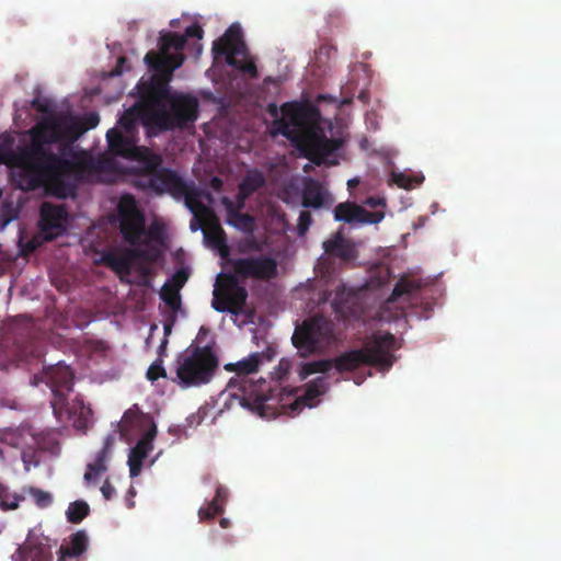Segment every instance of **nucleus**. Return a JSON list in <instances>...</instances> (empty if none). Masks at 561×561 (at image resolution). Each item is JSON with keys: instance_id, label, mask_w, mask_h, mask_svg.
I'll use <instances>...</instances> for the list:
<instances>
[{"instance_id": "1", "label": "nucleus", "mask_w": 561, "mask_h": 561, "mask_svg": "<svg viewBox=\"0 0 561 561\" xmlns=\"http://www.w3.org/2000/svg\"><path fill=\"white\" fill-rule=\"evenodd\" d=\"M32 107L47 116L32 128L28 145L5 153L12 182L24 192L56 186L57 195L67 197L70 184L61 182V176L70 174V113L58 119L53 116L51 103L39 98L32 101Z\"/></svg>"}, {"instance_id": "2", "label": "nucleus", "mask_w": 561, "mask_h": 561, "mask_svg": "<svg viewBox=\"0 0 561 561\" xmlns=\"http://www.w3.org/2000/svg\"><path fill=\"white\" fill-rule=\"evenodd\" d=\"M396 342L394 335L389 332L374 333L366 339L362 348L344 352L333 358L334 367L339 373L354 371L364 365L388 370L396 360L392 354Z\"/></svg>"}, {"instance_id": "3", "label": "nucleus", "mask_w": 561, "mask_h": 561, "mask_svg": "<svg viewBox=\"0 0 561 561\" xmlns=\"http://www.w3.org/2000/svg\"><path fill=\"white\" fill-rule=\"evenodd\" d=\"M261 353H253L249 357L237 363H230L225 366L228 371H236L239 378V390L241 391L240 404L264 416L266 401L271 390L270 383L264 379L253 380L250 375L255 373L261 364Z\"/></svg>"}, {"instance_id": "4", "label": "nucleus", "mask_w": 561, "mask_h": 561, "mask_svg": "<svg viewBox=\"0 0 561 561\" xmlns=\"http://www.w3.org/2000/svg\"><path fill=\"white\" fill-rule=\"evenodd\" d=\"M203 34L204 31L198 24L187 26L183 35L175 32H168L160 37V51H148L145 56V62L150 70L170 76L184 62V55L181 50L184 48L187 38L196 37L201 39Z\"/></svg>"}, {"instance_id": "5", "label": "nucleus", "mask_w": 561, "mask_h": 561, "mask_svg": "<svg viewBox=\"0 0 561 561\" xmlns=\"http://www.w3.org/2000/svg\"><path fill=\"white\" fill-rule=\"evenodd\" d=\"M176 377L185 387L201 386L211 380L218 367V358L211 346L187 350L178 359Z\"/></svg>"}, {"instance_id": "6", "label": "nucleus", "mask_w": 561, "mask_h": 561, "mask_svg": "<svg viewBox=\"0 0 561 561\" xmlns=\"http://www.w3.org/2000/svg\"><path fill=\"white\" fill-rule=\"evenodd\" d=\"M266 111L273 118L271 135H282L295 141L300 136L299 128L313 123L316 107L298 102H286L280 107L276 103H270Z\"/></svg>"}, {"instance_id": "7", "label": "nucleus", "mask_w": 561, "mask_h": 561, "mask_svg": "<svg viewBox=\"0 0 561 561\" xmlns=\"http://www.w3.org/2000/svg\"><path fill=\"white\" fill-rule=\"evenodd\" d=\"M334 341L333 322L320 314L304 320L291 336L293 345L302 357L321 352Z\"/></svg>"}, {"instance_id": "8", "label": "nucleus", "mask_w": 561, "mask_h": 561, "mask_svg": "<svg viewBox=\"0 0 561 561\" xmlns=\"http://www.w3.org/2000/svg\"><path fill=\"white\" fill-rule=\"evenodd\" d=\"M169 108L161 106L151 111V124L160 130L183 129L198 118L199 103L195 96L174 93L168 98Z\"/></svg>"}, {"instance_id": "9", "label": "nucleus", "mask_w": 561, "mask_h": 561, "mask_svg": "<svg viewBox=\"0 0 561 561\" xmlns=\"http://www.w3.org/2000/svg\"><path fill=\"white\" fill-rule=\"evenodd\" d=\"M106 139L112 154L134 159L141 163L136 180L150 178L163 168L161 154L149 148L136 146L134 139L124 137L117 128H111L106 133Z\"/></svg>"}, {"instance_id": "10", "label": "nucleus", "mask_w": 561, "mask_h": 561, "mask_svg": "<svg viewBox=\"0 0 561 561\" xmlns=\"http://www.w3.org/2000/svg\"><path fill=\"white\" fill-rule=\"evenodd\" d=\"M319 111L310 126L299 128L300 136L294 141L305 158L316 165L328 163V158L343 146L340 138H328L319 127Z\"/></svg>"}, {"instance_id": "11", "label": "nucleus", "mask_w": 561, "mask_h": 561, "mask_svg": "<svg viewBox=\"0 0 561 561\" xmlns=\"http://www.w3.org/2000/svg\"><path fill=\"white\" fill-rule=\"evenodd\" d=\"M215 58L225 56L226 62L244 72L251 78L257 77V68L253 60L248 59V48L239 27L231 25L225 34L213 44Z\"/></svg>"}, {"instance_id": "12", "label": "nucleus", "mask_w": 561, "mask_h": 561, "mask_svg": "<svg viewBox=\"0 0 561 561\" xmlns=\"http://www.w3.org/2000/svg\"><path fill=\"white\" fill-rule=\"evenodd\" d=\"M238 275L220 273L213 291L211 307L218 312L238 316L243 311L248 299V290L239 284Z\"/></svg>"}, {"instance_id": "13", "label": "nucleus", "mask_w": 561, "mask_h": 561, "mask_svg": "<svg viewBox=\"0 0 561 561\" xmlns=\"http://www.w3.org/2000/svg\"><path fill=\"white\" fill-rule=\"evenodd\" d=\"M117 220L119 232L127 244L138 247L144 242L147 236L146 218L133 195L125 194L119 198Z\"/></svg>"}, {"instance_id": "14", "label": "nucleus", "mask_w": 561, "mask_h": 561, "mask_svg": "<svg viewBox=\"0 0 561 561\" xmlns=\"http://www.w3.org/2000/svg\"><path fill=\"white\" fill-rule=\"evenodd\" d=\"M186 182L176 171L163 167L156 174L144 180H136V187L158 196L168 194L176 201L186 193Z\"/></svg>"}, {"instance_id": "15", "label": "nucleus", "mask_w": 561, "mask_h": 561, "mask_svg": "<svg viewBox=\"0 0 561 561\" xmlns=\"http://www.w3.org/2000/svg\"><path fill=\"white\" fill-rule=\"evenodd\" d=\"M47 377L53 392L50 404L54 415L59 422L67 423L70 420V367L58 364L47 373Z\"/></svg>"}, {"instance_id": "16", "label": "nucleus", "mask_w": 561, "mask_h": 561, "mask_svg": "<svg viewBox=\"0 0 561 561\" xmlns=\"http://www.w3.org/2000/svg\"><path fill=\"white\" fill-rule=\"evenodd\" d=\"M233 272L241 278L270 280L277 276V262L267 255L229 259Z\"/></svg>"}, {"instance_id": "17", "label": "nucleus", "mask_w": 561, "mask_h": 561, "mask_svg": "<svg viewBox=\"0 0 561 561\" xmlns=\"http://www.w3.org/2000/svg\"><path fill=\"white\" fill-rule=\"evenodd\" d=\"M68 213L65 206L44 202L39 209V236L44 241H51L66 231Z\"/></svg>"}, {"instance_id": "18", "label": "nucleus", "mask_w": 561, "mask_h": 561, "mask_svg": "<svg viewBox=\"0 0 561 561\" xmlns=\"http://www.w3.org/2000/svg\"><path fill=\"white\" fill-rule=\"evenodd\" d=\"M150 77L147 81H140L137 84L138 94L140 98V102L137 104H141L146 108L157 110L161 106H164L163 101H168V98L171 95L169 93L168 81L170 80L172 73L170 76L162 75L157 72Z\"/></svg>"}, {"instance_id": "19", "label": "nucleus", "mask_w": 561, "mask_h": 561, "mask_svg": "<svg viewBox=\"0 0 561 561\" xmlns=\"http://www.w3.org/2000/svg\"><path fill=\"white\" fill-rule=\"evenodd\" d=\"M58 546L57 539L30 534L13 556L14 561H51V549Z\"/></svg>"}, {"instance_id": "20", "label": "nucleus", "mask_w": 561, "mask_h": 561, "mask_svg": "<svg viewBox=\"0 0 561 561\" xmlns=\"http://www.w3.org/2000/svg\"><path fill=\"white\" fill-rule=\"evenodd\" d=\"M385 217L381 210L368 211L363 206L353 203H340L334 209V218L336 221L347 224H378Z\"/></svg>"}, {"instance_id": "21", "label": "nucleus", "mask_w": 561, "mask_h": 561, "mask_svg": "<svg viewBox=\"0 0 561 561\" xmlns=\"http://www.w3.org/2000/svg\"><path fill=\"white\" fill-rule=\"evenodd\" d=\"M328 390V382L325 377H317L306 383L305 393L297 397L288 409L289 415L299 413L305 407L312 408L314 400L324 394Z\"/></svg>"}, {"instance_id": "22", "label": "nucleus", "mask_w": 561, "mask_h": 561, "mask_svg": "<svg viewBox=\"0 0 561 561\" xmlns=\"http://www.w3.org/2000/svg\"><path fill=\"white\" fill-rule=\"evenodd\" d=\"M156 436V427L149 430L136 445L130 449L128 455L129 474L136 478L140 474L144 460L153 449V438Z\"/></svg>"}, {"instance_id": "23", "label": "nucleus", "mask_w": 561, "mask_h": 561, "mask_svg": "<svg viewBox=\"0 0 561 561\" xmlns=\"http://www.w3.org/2000/svg\"><path fill=\"white\" fill-rule=\"evenodd\" d=\"M322 247L328 257L339 259L344 262H350L357 257V250L354 243L344 238L341 231L332 234L323 242Z\"/></svg>"}, {"instance_id": "24", "label": "nucleus", "mask_w": 561, "mask_h": 561, "mask_svg": "<svg viewBox=\"0 0 561 561\" xmlns=\"http://www.w3.org/2000/svg\"><path fill=\"white\" fill-rule=\"evenodd\" d=\"M151 111L152 108H146L141 104H135L127 108L122 116L118 118V127L121 133L123 129L126 133V137L134 139L133 136L137 129V122L142 121L145 124H151ZM125 137V135H123Z\"/></svg>"}, {"instance_id": "25", "label": "nucleus", "mask_w": 561, "mask_h": 561, "mask_svg": "<svg viewBox=\"0 0 561 561\" xmlns=\"http://www.w3.org/2000/svg\"><path fill=\"white\" fill-rule=\"evenodd\" d=\"M203 234L206 244L218 250L221 257L229 255L226 232L215 216L209 218L206 222V226L203 228Z\"/></svg>"}, {"instance_id": "26", "label": "nucleus", "mask_w": 561, "mask_h": 561, "mask_svg": "<svg viewBox=\"0 0 561 561\" xmlns=\"http://www.w3.org/2000/svg\"><path fill=\"white\" fill-rule=\"evenodd\" d=\"M113 444L114 437L112 435H107L103 447L96 453L94 461L87 466L84 480L88 483H95L100 476L107 470L106 462Z\"/></svg>"}, {"instance_id": "27", "label": "nucleus", "mask_w": 561, "mask_h": 561, "mask_svg": "<svg viewBox=\"0 0 561 561\" xmlns=\"http://www.w3.org/2000/svg\"><path fill=\"white\" fill-rule=\"evenodd\" d=\"M94 423L93 411L90 404H85L83 398L77 396L72 399V427L85 434Z\"/></svg>"}, {"instance_id": "28", "label": "nucleus", "mask_w": 561, "mask_h": 561, "mask_svg": "<svg viewBox=\"0 0 561 561\" xmlns=\"http://www.w3.org/2000/svg\"><path fill=\"white\" fill-rule=\"evenodd\" d=\"M128 248L105 252L102 256L103 263L121 276L129 275L134 265L131 256L127 253Z\"/></svg>"}, {"instance_id": "29", "label": "nucleus", "mask_w": 561, "mask_h": 561, "mask_svg": "<svg viewBox=\"0 0 561 561\" xmlns=\"http://www.w3.org/2000/svg\"><path fill=\"white\" fill-rule=\"evenodd\" d=\"M221 204L227 211V224L242 232H252L254 229V218L249 214H242L236 209L234 203L227 196L221 198Z\"/></svg>"}, {"instance_id": "30", "label": "nucleus", "mask_w": 561, "mask_h": 561, "mask_svg": "<svg viewBox=\"0 0 561 561\" xmlns=\"http://www.w3.org/2000/svg\"><path fill=\"white\" fill-rule=\"evenodd\" d=\"M202 197L207 198L209 202L213 199L211 194L195 186L193 181L186 182V193L182 195L185 206L194 214H207L209 209L203 204Z\"/></svg>"}, {"instance_id": "31", "label": "nucleus", "mask_w": 561, "mask_h": 561, "mask_svg": "<svg viewBox=\"0 0 561 561\" xmlns=\"http://www.w3.org/2000/svg\"><path fill=\"white\" fill-rule=\"evenodd\" d=\"M105 352L104 343L84 339L82 341L72 340V353L78 359H94L96 356H103Z\"/></svg>"}, {"instance_id": "32", "label": "nucleus", "mask_w": 561, "mask_h": 561, "mask_svg": "<svg viewBox=\"0 0 561 561\" xmlns=\"http://www.w3.org/2000/svg\"><path fill=\"white\" fill-rule=\"evenodd\" d=\"M325 190L321 183L310 179L302 192V205L305 207L320 208L324 204Z\"/></svg>"}, {"instance_id": "33", "label": "nucleus", "mask_w": 561, "mask_h": 561, "mask_svg": "<svg viewBox=\"0 0 561 561\" xmlns=\"http://www.w3.org/2000/svg\"><path fill=\"white\" fill-rule=\"evenodd\" d=\"M100 123V116L95 112L87 113L82 116L72 113V144L78 140L85 131L95 128Z\"/></svg>"}, {"instance_id": "34", "label": "nucleus", "mask_w": 561, "mask_h": 561, "mask_svg": "<svg viewBox=\"0 0 561 561\" xmlns=\"http://www.w3.org/2000/svg\"><path fill=\"white\" fill-rule=\"evenodd\" d=\"M265 184L266 180L263 172L257 169H252L247 172L238 188L241 190L242 197H244V195L251 196Z\"/></svg>"}, {"instance_id": "35", "label": "nucleus", "mask_w": 561, "mask_h": 561, "mask_svg": "<svg viewBox=\"0 0 561 561\" xmlns=\"http://www.w3.org/2000/svg\"><path fill=\"white\" fill-rule=\"evenodd\" d=\"M421 287H422L421 280L409 278V277H402L394 285V288L391 293L389 300L396 301L398 298H400L402 296H409L411 294H414V293L419 291L421 289Z\"/></svg>"}, {"instance_id": "36", "label": "nucleus", "mask_w": 561, "mask_h": 561, "mask_svg": "<svg viewBox=\"0 0 561 561\" xmlns=\"http://www.w3.org/2000/svg\"><path fill=\"white\" fill-rule=\"evenodd\" d=\"M22 496H24V501L31 499L39 508H46L53 503V496L49 492L35 486H23Z\"/></svg>"}, {"instance_id": "37", "label": "nucleus", "mask_w": 561, "mask_h": 561, "mask_svg": "<svg viewBox=\"0 0 561 561\" xmlns=\"http://www.w3.org/2000/svg\"><path fill=\"white\" fill-rule=\"evenodd\" d=\"M333 366V359H318L308 362L301 366L299 370V377L301 380H304L317 373L324 374L329 371Z\"/></svg>"}, {"instance_id": "38", "label": "nucleus", "mask_w": 561, "mask_h": 561, "mask_svg": "<svg viewBox=\"0 0 561 561\" xmlns=\"http://www.w3.org/2000/svg\"><path fill=\"white\" fill-rule=\"evenodd\" d=\"M21 502H24L22 490L19 493L10 492L8 489L0 485V510L4 512L16 510Z\"/></svg>"}, {"instance_id": "39", "label": "nucleus", "mask_w": 561, "mask_h": 561, "mask_svg": "<svg viewBox=\"0 0 561 561\" xmlns=\"http://www.w3.org/2000/svg\"><path fill=\"white\" fill-rule=\"evenodd\" d=\"M89 537L84 530L72 534V560L80 561L79 558L88 550Z\"/></svg>"}, {"instance_id": "40", "label": "nucleus", "mask_w": 561, "mask_h": 561, "mask_svg": "<svg viewBox=\"0 0 561 561\" xmlns=\"http://www.w3.org/2000/svg\"><path fill=\"white\" fill-rule=\"evenodd\" d=\"M89 169L93 172H114L116 170V161L108 156H100L89 162Z\"/></svg>"}, {"instance_id": "41", "label": "nucleus", "mask_w": 561, "mask_h": 561, "mask_svg": "<svg viewBox=\"0 0 561 561\" xmlns=\"http://www.w3.org/2000/svg\"><path fill=\"white\" fill-rule=\"evenodd\" d=\"M160 297L173 310H176L181 305L180 291L175 290L170 284H163Z\"/></svg>"}, {"instance_id": "42", "label": "nucleus", "mask_w": 561, "mask_h": 561, "mask_svg": "<svg viewBox=\"0 0 561 561\" xmlns=\"http://www.w3.org/2000/svg\"><path fill=\"white\" fill-rule=\"evenodd\" d=\"M227 499H228V490L225 486L219 484L216 489V494H215L214 499L209 502L210 508L214 510L215 513L222 514L225 511V505H226Z\"/></svg>"}, {"instance_id": "43", "label": "nucleus", "mask_w": 561, "mask_h": 561, "mask_svg": "<svg viewBox=\"0 0 561 561\" xmlns=\"http://www.w3.org/2000/svg\"><path fill=\"white\" fill-rule=\"evenodd\" d=\"M21 457L26 471H30L31 467H36L41 462V453L32 447L24 448Z\"/></svg>"}, {"instance_id": "44", "label": "nucleus", "mask_w": 561, "mask_h": 561, "mask_svg": "<svg viewBox=\"0 0 561 561\" xmlns=\"http://www.w3.org/2000/svg\"><path fill=\"white\" fill-rule=\"evenodd\" d=\"M90 513L89 504L83 500L72 502V524L81 523Z\"/></svg>"}, {"instance_id": "45", "label": "nucleus", "mask_w": 561, "mask_h": 561, "mask_svg": "<svg viewBox=\"0 0 561 561\" xmlns=\"http://www.w3.org/2000/svg\"><path fill=\"white\" fill-rule=\"evenodd\" d=\"M146 376H147V378L150 381H156L159 378H165L167 377V371H165V369L163 367V359L161 357L156 359L149 366V368H148V370L146 373Z\"/></svg>"}, {"instance_id": "46", "label": "nucleus", "mask_w": 561, "mask_h": 561, "mask_svg": "<svg viewBox=\"0 0 561 561\" xmlns=\"http://www.w3.org/2000/svg\"><path fill=\"white\" fill-rule=\"evenodd\" d=\"M53 329L57 332L60 336H67L68 330H69V319L68 313H58L54 316L53 319Z\"/></svg>"}, {"instance_id": "47", "label": "nucleus", "mask_w": 561, "mask_h": 561, "mask_svg": "<svg viewBox=\"0 0 561 561\" xmlns=\"http://www.w3.org/2000/svg\"><path fill=\"white\" fill-rule=\"evenodd\" d=\"M187 280V274L184 270H179L173 274L171 279H168L165 284H170L175 290H179L184 286Z\"/></svg>"}, {"instance_id": "48", "label": "nucleus", "mask_w": 561, "mask_h": 561, "mask_svg": "<svg viewBox=\"0 0 561 561\" xmlns=\"http://www.w3.org/2000/svg\"><path fill=\"white\" fill-rule=\"evenodd\" d=\"M312 222V217H311V214L307 210H302L299 215V218H298V230H299V233L302 234L305 233L309 226L311 225Z\"/></svg>"}, {"instance_id": "49", "label": "nucleus", "mask_w": 561, "mask_h": 561, "mask_svg": "<svg viewBox=\"0 0 561 561\" xmlns=\"http://www.w3.org/2000/svg\"><path fill=\"white\" fill-rule=\"evenodd\" d=\"M392 181L396 183L399 187H402L404 190L412 188V180L410 176L402 174V173H393L392 174Z\"/></svg>"}, {"instance_id": "50", "label": "nucleus", "mask_w": 561, "mask_h": 561, "mask_svg": "<svg viewBox=\"0 0 561 561\" xmlns=\"http://www.w3.org/2000/svg\"><path fill=\"white\" fill-rule=\"evenodd\" d=\"M101 493L106 501H110L115 496L116 490L108 478L104 480L101 486Z\"/></svg>"}, {"instance_id": "51", "label": "nucleus", "mask_w": 561, "mask_h": 561, "mask_svg": "<svg viewBox=\"0 0 561 561\" xmlns=\"http://www.w3.org/2000/svg\"><path fill=\"white\" fill-rule=\"evenodd\" d=\"M127 253L131 256L134 264L138 260H142V261L147 262L148 250L138 249L137 247H131L130 245V248H128V252Z\"/></svg>"}, {"instance_id": "52", "label": "nucleus", "mask_w": 561, "mask_h": 561, "mask_svg": "<svg viewBox=\"0 0 561 561\" xmlns=\"http://www.w3.org/2000/svg\"><path fill=\"white\" fill-rule=\"evenodd\" d=\"M216 515H221V513H215V511L211 510L209 505L198 510V518L201 522L213 520Z\"/></svg>"}, {"instance_id": "53", "label": "nucleus", "mask_w": 561, "mask_h": 561, "mask_svg": "<svg viewBox=\"0 0 561 561\" xmlns=\"http://www.w3.org/2000/svg\"><path fill=\"white\" fill-rule=\"evenodd\" d=\"M57 561H67L70 558V543L64 539V542L59 546L57 550Z\"/></svg>"}, {"instance_id": "54", "label": "nucleus", "mask_w": 561, "mask_h": 561, "mask_svg": "<svg viewBox=\"0 0 561 561\" xmlns=\"http://www.w3.org/2000/svg\"><path fill=\"white\" fill-rule=\"evenodd\" d=\"M290 363L287 359H282L278 364V377L283 378L289 373Z\"/></svg>"}, {"instance_id": "55", "label": "nucleus", "mask_w": 561, "mask_h": 561, "mask_svg": "<svg viewBox=\"0 0 561 561\" xmlns=\"http://www.w3.org/2000/svg\"><path fill=\"white\" fill-rule=\"evenodd\" d=\"M136 496V489L130 485L127 494H126V505L128 508H133L135 506L134 497Z\"/></svg>"}, {"instance_id": "56", "label": "nucleus", "mask_w": 561, "mask_h": 561, "mask_svg": "<svg viewBox=\"0 0 561 561\" xmlns=\"http://www.w3.org/2000/svg\"><path fill=\"white\" fill-rule=\"evenodd\" d=\"M364 204L371 208H376L378 206H385V201L379 197H367Z\"/></svg>"}, {"instance_id": "57", "label": "nucleus", "mask_w": 561, "mask_h": 561, "mask_svg": "<svg viewBox=\"0 0 561 561\" xmlns=\"http://www.w3.org/2000/svg\"><path fill=\"white\" fill-rule=\"evenodd\" d=\"M209 186L216 191V192H220L222 190V186H224V181L218 178V176H213L209 181Z\"/></svg>"}, {"instance_id": "58", "label": "nucleus", "mask_w": 561, "mask_h": 561, "mask_svg": "<svg viewBox=\"0 0 561 561\" xmlns=\"http://www.w3.org/2000/svg\"><path fill=\"white\" fill-rule=\"evenodd\" d=\"M138 272L144 278V284H147L152 272L151 268L145 265H139Z\"/></svg>"}, {"instance_id": "59", "label": "nucleus", "mask_w": 561, "mask_h": 561, "mask_svg": "<svg viewBox=\"0 0 561 561\" xmlns=\"http://www.w3.org/2000/svg\"><path fill=\"white\" fill-rule=\"evenodd\" d=\"M250 196H245L242 197V194H241V190L238 188V194H237V205L236 206V209H239V211H241V209L244 207L245 205V201L249 198Z\"/></svg>"}, {"instance_id": "60", "label": "nucleus", "mask_w": 561, "mask_h": 561, "mask_svg": "<svg viewBox=\"0 0 561 561\" xmlns=\"http://www.w3.org/2000/svg\"><path fill=\"white\" fill-rule=\"evenodd\" d=\"M127 61L126 57H119L117 60V65L113 70L114 76H119L123 73V65Z\"/></svg>"}, {"instance_id": "61", "label": "nucleus", "mask_w": 561, "mask_h": 561, "mask_svg": "<svg viewBox=\"0 0 561 561\" xmlns=\"http://www.w3.org/2000/svg\"><path fill=\"white\" fill-rule=\"evenodd\" d=\"M53 282H54V284H55L56 288H57L59 291L65 293V294H67V293H68V290H69V288H70V286H69V284H68V283H65V284H64V283H62V284H58V283H57V280H56L55 278L53 279Z\"/></svg>"}, {"instance_id": "62", "label": "nucleus", "mask_w": 561, "mask_h": 561, "mask_svg": "<svg viewBox=\"0 0 561 561\" xmlns=\"http://www.w3.org/2000/svg\"><path fill=\"white\" fill-rule=\"evenodd\" d=\"M208 334H209V329L204 327V325H202L199 328V331H198V334H197V339L202 340V339H204Z\"/></svg>"}, {"instance_id": "63", "label": "nucleus", "mask_w": 561, "mask_h": 561, "mask_svg": "<svg viewBox=\"0 0 561 561\" xmlns=\"http://www.w3.org/2000/svg\"><path fill=\"white\" fill-rule=\"evenodd\" d=\"M157 257H158V254L156 252L148 250L147 262H156Z\"/></svg>"}, {"instance_id": "64", "label": "nucleus", "mask_w": 561, "mask_h": 561, "mask_svg": "<svg viewBox=\"0 0 561 561\" xmlns=\"http://www.w3.org/2000/svg\"><path fill=\"white\" fill-rule=\"evenodd\" d=\"M219 524L222 528H228L230 526V520L228 518H221Z\"/></svg>"}]
</instances>
